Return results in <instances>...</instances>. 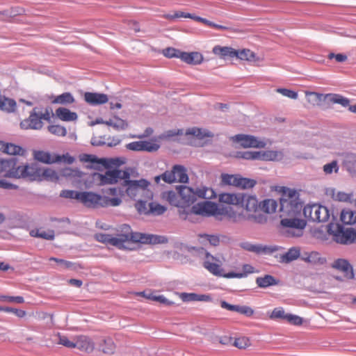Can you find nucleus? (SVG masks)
<instances>
[{"mask_svg":"<svg viewBox=\"0 0 356 356\" xmlns=\"http://www.w3.org/2000/svg\"><path fill=\"white\" fill-rule=\"evenodd\" d=\"M280 203L281 217L286 216L281 220V225L286 229L288 236H301L307 222L298 217L303 207L299 193L295 189L284 188Z\"/></svg>","mask_w":356,"mask_h":356,"instance_id":"obj_1","label":"nucleus"},{"mask_svg":"<svg viewBox=\"0 0 356 356\" xmlns=\"http://www.w3.org/2000/svg\"><path fill=\"white\" fill-rule=\"evenodd\" d=\"M214 191L206 186L197 188L195 190L184 186L178 185L171 190L165 191L161 194V199L170 205L185 209L193 204L197 197L211 200L216 197Z\"/></svg>","mask_w":356,"mask_h":356,"instance_id":"obj_2","label":"nucleus"},{"mask_svg":"<svg viewBox=\"0 0 356 356\" xmlns=\"http://www.w3.org/2000/svg\"><path fill=\"white\" fill-rule=\"evenodd\" d=\"M115 236L119 245V249L125 248L124 243L131 241L136 243L159 244L167 242V238L163 236L147 234L138 232H133L129 225L127 224L122 225Z\"/></svg>","mask_w":356,"mask_h":356,"instance_id":"obj_3","label":"nucleus"},{"mask_svg":"<svg viewBox=\"0 0 356 356\" xmlns=\"http://www.w3.org/2000/svg\"><path fill=\"white\" fill-rule=\"evenodd\" d=\"M243 202L241 204L245 209V219L249 221L264 223L266 221V216L260 212V203L254 196L243 194Z\"/></svg>","mask_w":356,"mask_h":356,"instance_id":"obj_4","label":"nucleus"},{"mask_svg":"<svg viewBox=\"0 0 356 356\" xmlns=\"http://www.w3.org/2000/svg\"><path fill=\"white\" fill-rule=\"evenodd\" d=\"M328 232L333 236V240L341 244L356 243V230L353 228H344L339 223H330Z\"/></svg>","mask_w":356,"mask_h":356,"instance_id":"obj_5","label":"nucleus"},{"mask_svg":"<svg viewBox=\"0 0 356 356\" xmlns=\"http://www.w3.org/2000/svg\"><path fill=\"white\" fill-rule=\"evenodd\" d=\"M303 214L306 218L312 222H326L330 218L328 209L317 204H308L303 208Z\"/></svg>","mask_w":356,"mask_h":356,"instance_id":"obj_6","label":"nucleus"},{"mask_svg":"<svg viewBox=\"0 0 356 356\" xmlns=\"http://www.w3.org/2000/svg\"><path fill=\"white\" fill-rule=\"evenodd\" d=\"M222 213L220 211L216 204L209 202L204 201L194 204L191 210L186 213L185 219H190L192 215H200L202 216L209 217Z\"/></svg>","mask_w":356,"mask_h":356,"instance_id":"obj_7","label":"nucleus"},{"mask_svg":"<svg viewBox=\"0 0 356 356\" xmlns=\"http://www.w3.org/2000/svg\"><path fill=\"white\" fill-rule=\"evenodd\" d=\"M100 181L101 185L114 184L119 179H129L130 174L128 171H122L116 168L108 170L104 174L97 173L95 175Z\"/></svg>","mask_w":356,"mask_h":356,"instance_id":"obj_8","label":"nucleus"},{"mask_svg":"<svg viewBox=\"0 0 356 356\" xmlns=\"http://www.w3.org/2000/svg\"><path fill=\"white\" fill-rule=\"evenodd\" d=\"M163 181L168 184L174 182L188 183V177L186 169L183 165H175L171 170L164 172Z\"/></svg>","mask_w":356,"mask_h":356,"instance_id":"obj_9","label":"nucleus"},{"mask_svg":"<svg viewBox=\"0 0 356 356\" xmlns=\"http://www.w3.org/2000/svg\"><path fill=\"white\" fill-rule=\"evenodd\" d=\"M19 166L17 165L16 158H0V175L10 178H18Z\"/></svg>","mask_w":356,"mask_h":356,"instance_id":"obj_10","label":"nucleus"},{"mask_svg":"<svg viewBox=\"0 0 356 356\" xmlns=\"http://www.w3.org/2000/svg\"><path fill=\"white\" fill-rule=\"evenodd\" d=\"M149 185V181L143 179L140 180L124 179V186L127 187L126 193L132 199H136L137 195L143 192Z\"/></svg>","mask_w":356,"mask_h":356,"instance_id":"obj_11","label":"nucleus"},{"mask_svg":"<svg viewBox=\"0 0 356 356\" xmlns=\"http://www.w3.org/2000/svg\"><path fill=\"white\" fill-rule=\"evenodd\" d=\"M43 127V122L41 121L39 108L35 107L31 111L29 118L24 119L20 122V127L22 129L40 130Z\"/></svg>","mask_w":356,"mask_h":356,"instance_id":"obj_12","label":"nucleus"},{"mask_svg":"<svg viewBox=\"0 0 356 356\" xmlns=\"http://www.w3.org/2000/svg\"><path fill=\"white\" fill-rule=\"evenodd\" d=\"M160 147L157 143L147 140H138L129 143L126 145V148L134 152H156Z\"/></svg>","mask_w":356,"mask_h":356,"instance_id":"obj_13","label":"nucleus"},{"mask_svg":"<svg viewBox=\"0 0 356 356\" xmlns=\"http://www.w3.org/2000/svg\"><path fill=\"white\" fill-rule=\"evenodd\" d=\"M40 168L36 163L19 166V178L27 179L30 181L40 179Z\"/></svg>","mask_w":356,"mask_h":356,"instance_id":"obj_14","label":"nucleus"},{"mask_svg":"<svg viewBox=\"0 0 356 356\" xmlns=\"http://www.w3.org/2000/svg\"><path fill=\"white\" fill-rule=\"evenodd\" d=\"M233 140L240 143L243 147L263 148L266 145L264 142L258 140L255 136L250 135L237 134L233 137Z\"/></svg>","mask_w":356,"mask_h":356,"instance_id":"obj_15","label":"nucleus"},{"mask_svg":"<svg viewBox=\"0 0 356 356\" xmlns=\"http://www.w3.org/2000/svg\"><path fill=\"white\" fill-rule=\"evenodd\" d=\"M103 196L93 192H81L80 201L88 207H102Z\"/></svg>","mask_w":356,"mask_h":356,"instance_id":"obj_16","label":"nucleus"},{"mask_svg":"<svg viewBox=\"0 0 356 356\" xmlns=\"http://www.w3.org/2000/svg\"><path fill=\"white\" fill-rule=\"evenodd\" d=\"M331 266L344 274V276L348 279L354 278V273L353 266L348 260L344 259H337L334 261Z\"/></svg>","mask_w":356,"mask_h":356,"instance_id":"obj_17","label":"nucleus"},{"mask_svg":"<svg viewBox=\"0 0 356 356\" xmlns=\"http://www.w3.org/2000/svg\"><path fill=\"white\" fill-rule=\"evenodd\" d=\"M75 348L81 351L90 353L95 349V343L88 337L85 335H79L75 338Z\"/></svg>","mask_w":356,"mask_h":356,"instance_id":"obj_18","label":"nucleus"},{"mask_svg":"<svg viewBox=\"0 0 356 356\" xmlns=\"http://www.w3.org/2000/svg\"><path fill=\"white\" fill-rule=\"evenodd\" d=\"M242 248L249 252L260 253H273L278 250L277 246H267L258 244H252L250 243H245L242 245Z\"/></svg>","mask_w":356,"mask_h":356,"instance_id":"obj_19","label":"nucleus"},{"mask_svg":"<svg viewBox=\"0 0 356 356\" xmlns=\"http://www.w3.org/2000/svg\"><path fill=\"white\" fill-rule=\"evenodd\" d=\"M84 100L90 105L97 106L106 103L108 98L106 94L86 92L84 94Z\"/></svg>","mask_w":356,"mask_h":356,"instance_id":"obj_20","label":"nucleus"},{"mask_svg":"<svg viewBox=\"0 0 356 356\" xmlns=\"http://www.w3.org/2000/svg\"><path fill=\"white\" fill-rule=\"evenodd\" d=\"M220 306L223 309H227L229 311L236 312L248 317L252 316L254 314V310L248 306L231 305L225 300L220 301Z\"/></svg>","mask_w":356,"mask_h":356,"instance_id":"obj_21","label":"nucleus"},{"mask_svg":"<svg viewBox=\"0 0 356 356\" xmlns=\"http://www.w3.org/2000/svg\"><path fill=\"white\" fill-rule=\"evenodd\" d=\"M179 298L184 302H211L212 298L209 294H197L195 293H181Z\"/></svg>","mask_w":356,"mask_h":356,"instance_id":"obj_22","label":"nucleus"},{"mask_svg":"<svg viewBox=\"0 0 356 356\" xmlns=\"http://www.w3.org/2000/svg\"><path fill=\"white\" fill-rule=\"evenodd\" d=\"M202 251L204 252L206 256L203 266L214 275L221 276L222 269L220 268V266L211 261V259L213 261L214 257L211 256L209 252L204 251V249H202Z\"/></svg>","mask_w":356,"mask_h":356,"instance_id":"obj_23","label":"nucleus"},{"mask_svg":"<svg viewBox=\"0 0 356 356\" xmlns=\"http://www.w3.org/2000/svg\"><path fill=\"white\" fill-rule=\"evenodd\" d=\"M243 200V193H224L219 195V201L227 204L238 205Z\"/></svg>","mask_w":356,"mask_h":356,"instance_id":"obj_24","label":"nucleus"},{"mask_svg":"<svg viewBox=\"0 0 356 356\" xmlns=\"http://www.w3.org/2000/svg\"><path fill=\"white\" fill-rule=\"evenodd\" d=\"M260 161H278L284 158V154L282 151L266 150L259 151Z\"/></svg>","mask_w":356,"mask_h":356,"instance_id":"obj_25","label":"nucleus"},{"mask_svg":"<svg viewBox=\"0 0 356 356\" xmlns=\"http://www.w3.org/2000/svg\"><path fill=\"white\" fill-rule=\"evenodd\" d=\"M0 151L10 155H22L24 149L19 145L0 141Z\"/></svg>","mask_w":356,"mask_h":356,"instance_id":"obj_26","label":"nucleus"},{"mask_svg":"<svg viewBox=\"0 0 356 356\" xmlns=\"http://www.w3.org/2000/svg\"><path fill=\"white\" fill-rule=\"evenodd\" d=\"M55 114L58 119L65 122L75 121L78 118V115L75 112H72L65 107H60L57 108Z\"/></svg>","mask_w":356,"mask_h":356,"instance_id":"obj_27","label":"nucleus"},{"mask_svg":"<svg viewBox=\"0 0 356 356\" xmlns=\"http://www.w3.org/2000/svg\"><path fill=\"white\" fill-rule=\"evenodd\" d=\"M213 53L222 58H234L237 55V51L229 47L215 46L213 48Z\"/></svg>","mask_w":356,"mask_h":356,"instance_id":"obj_28","label":"nucleus"},{"mask_svg":"<svg viewBox=\"0 0 356 356\" xmlns=\"http://www.w3.org/2000/svg\"><path fill=\"white\" fill-rule=\"evenodd\" d=\"M256 284L258 287L266 289L271 286L277 285L280 282L275 277L270 275H265L263 277H258L256 278Z\"/></svg>","mask_w":356,"mask_h":356,"instance_id":"obj_29","label":"nucleus"},{"mask_svg":"<svg viewBox=\"0 0 356 356\" xmlns=\"http://www.w3.org/2000/svg\"><path fill=\"white\" fill-rule=\"evenodd\" d=\"M181 59L188 64L197 65L202 63L203 57L199 52H181Z\"/></svg>","mask_w":356,"mask_h":356,"instance_id":"obj_30","label":"nucleus"},{"mask_svg":"<svg viewBox=\"0 0 356 356\" xmlns=\"http://www.w3.org/2000/svg\"><path fill=\"white\" fill-rule=\"evenodd\" d=\"M300 254V252L299 248H290L286 253L283 254H280V262L288 264L297 259Z\"/></svg>","mask_w":356,"mask_h":356,"instance_id":"obj_31","label":"nucleus"},{"mask_svg":"<svg viewBox=\"0 0 356 356\" xmlns=\"http://www.w3.org/2000/svg\"><path fill=\"white\" fill-rule=\"evenodd\" d=\"M100 350L105 354H113L116 346L113 340L110 337H106L101 339L99 343Z\"/></svg>","mask_w":356,"mask_h":356,"instance_id":"obj_32","label":"nucleus"},{"mask_svg":"<svg viewBox=\"0 0 356 356\" xmlns=\"http://www.w3.org/2000/svg\"><path fill=\"white\" fill-rule=\"evenodd\" d=\"M55 155H51L49 152L40 150L33 152V157L35 160L47 164L56 163V161H54Z\"/></svg>","mask_w":356,"mask_h":356,"instance_id":"obj_33","label":"nucleus"},{"mask_svg":"<svg viewBox=\"0 0 356 356\" xmlns=\"http://www.w3.org/2000/svg\"><path fill=\"white\" fill-rule=\"evenodd\" d=\"M327 193L331 195L333 200L339 202H349L353 196L351 193H346L342 191H337L334 188L327 190Z\"/></svg>","mask_w":356,"mask_h":356,"instance_id":"obj_34","label":"nucleus"},{"mask_svg":"<svg viewBox=\"0 0 356 356\" xmlns=\"http://www.w3.org/2000/svg\"><path fill=\"white\" fill-rule=\"evenodd\" d=\"M221 214H225L230 220L234 222H238L242 220H247L244 213H237L232 211L231 208H222L220 209Z\"/></svg>","mask_w":356,"mask_h":356,"instance_id":"obj_35","label":"nucleus"},{"mask_svg":"<svg viewBox=\"0 0 356 356\" xmlns=\"http://www.w3.org/2000/svg\"><path fill=\"white\" fill-rule=\"evenodd\" d=\"M95 238L101 243L110 244L119 248L118 242L115 236L111 234L99 233L95 235Z\"/></svg>","mask_w":356,"mask_h":356,"instance_id":"obj_36","label":"nucleus"},{"mask_svg":"<svg viewBox=\"0 0 356 356\" xmlns=\"http://www.w3.org/2000/svg\"><path fill=\"white\" fill-rule=\"evenodd\" d=\"M74 102L75 99L73 95L70 92H67L55 97L51 103L67 105L73 104Z\"/></svg>","mask_w":356,"mask_h":356,"instance_id":"obj_37","label":"nucleus"},{"mask_svg":"<svg viewBox=\"0 0 356 356\" xmlns=\"http://www.w3.org/2000/svg\"><path fill=\"white\" fill-rule=\"evenodd\" d=\"M277 202L273 199L265 200L260 202V212L266 213H272L275 211Z\"/></svg>","mask_w":356,"mask_h":356,"instance_id":"obj_38","label":"nucleus"},{"mask_svg":"<svg viewBox=\"0 0 356 356\" xmlns=\"http://www.w3.org/2000/svg\"><path fill=\"white\" fill-rule=\"evenodd\" d=\"M341 220L346 225H353L356 222V212L350 209H343L340 216Z\"/></svg>","mask_w":356,"mask_h":356,"instance_id":"obj_39","label":"nucleus"},{"mask_svg":"<svg viewBox=\"0 0 356 356\" xmlns=\"http://www.w3.org/2000/svg\"><path fill=\"white\" fill-rule=\"evenodd\" d=\"M124 161L120 158L106 159L102 158L99 160V164H102L106 168H118L123 164Z\"/></svg>","mask_w":356,"mask_h":356,"instance_id":"obj_40","label":"nucleus"},{"mask_svg":"<svg viewBox=\"0 0 356 356\" xmlns=\"http://www.w3.org/2000/svg\"><path fill=\"white\" fill-rule=\"evenodd\" d=\"M40 179L38 181H42L43 179L51 181H56L58 179V177L56 172L50 168L41 169L40 171Z\"/></svg>","mask_w":356,"mask_h":356,"instance_id":"obj_41","label":"nucleus"},{"mask_svg":"<svg viewBox=\"0 0 356 356\" xmlns=\"http://www.w3.org/2000/svg\"><path fill=\"white\" fill-rule=\"evenodd\" d=\"M326 98L330 102L341 104L343 107L348 106L350 104V100L348 98L338 94H328L326 95Z\"/></svg>","mask_w":356,"mask_h":356,"instance_id":"obj_42","label":"nucleus"},{"mask_svg":"<svg viewBox=\"0 0 356 356\" xmlns=\"http://www.w3.org/2000/svg\"><path fill=\"white\" fill-rule=\"evenodd\" d=\"M186 134L196 136L197 138H198L200 139H202L206 137H212L213 136V134L211 132L207 131V130H203L202 129H199L197 127H193V128L188 129L186 131Z\"/></svg>","mask_w":356,"mask_h":356,"instance_id":"obj_43","label":"nucleus"},{"mask_svg":"<svg viewBox=\"0 0 356 356\" xmlns=\"http://www.w3.org/2000/svg\"><path fill=\"white\" fill-rule=\"evenodd\" d=\"M239 177V175L222 174L221 182L223 185L234 186L237 187Z\"/></svg>","mask_w":356,"mask_h":356,"instance_id":"obj_44","label":"nucleus"},{"mask_svg":"<svg viewBox=\"0 0 356 356\" xmlns=\"http://www.w3.org/2000/svg\"><path fill=\"white\" fill-rule=\"evenodd\" d=\"M149 207V214L154 216H160L164 213L167 208L156 202H152L148 204Z\"/></svg>","mask_w":356,"mask_h":356,"instance_id":"obj_45","label":"nucleus"},{"mask_svg":"<svg viewBox=\"0 0 356 356\" xmlns=\"http://www.w3.org/2000/svg\"><path fill=\"white\" fill-rule=\"evenodd\" d=\"M302 259L313 264H323L325 262V259L321 257L317 252H310L307 257L302 258Z\"/></svg>","mask_w":356,"mask_h":356,"instance_id":"obj_46","label":"nucleus"},{"mask_svg":"<svg viewBox=\"0 0 356 356\" xmlns=\"http://www.w3.org/2000/svg\"><path fill=\"white\" fill-rule=\"evenodd\" d=\"M236 58L248 61H256L255 54L250 49H242L237 51V55L235 56Z\"/></svg>","mask_w":356,"mask_h":356,"instance_id":"obj_47","label":"nucleus"},{"mask_svg":"<svg viewBox=\"0 0 356 356\" xmlns=\"http://www.w3.org/2000/svg\"><path fill=\"white\" fill-rule=\"evenodd\" d=\"M256 184L257 181L254 179L244 178L240 176L237 187L242 189H248L253 188Z\"/></svg>","mask_w":356,"mask_h":356,"instance_id":"obj_48","label":"nucleus"},{"mask_svg":"<svg viewBox=\"0 0 356 356\" xmlns=\"http://www.w3.org/2000/svg\"><path fill=\"white\" fill-rule=\"evenodd\" d=\"M30 234L32 236L42 238L47 240H52L54 238V232L53 230H49L48 232L32 230Z\"/></svg>","mask_w":356,"mask_h":356,"instance_id":"obj_49","label":"nucleus"},{"mask_svg":"<svg viewBox=\"0 0 356 356\" xmlns=\"http://www.w3.org/2000/svg\"><path fill=\"white\" fill-rule=\"evenodd\" d=\"M142 293L147 298L154 300V301H157L161 304L166 305H170L173 304L172 302L168 300L167 298H165V296H163L162 295L156 296V295H154L152 293H149L147 295H145V292H143Z\"/></svg>","mask_w":356,"mask_h":356,"instance_id":"obj_50","label":"nucleus"},{"mask_svg":"<svg viewBox=\"0 0 356 356\" xmlns=\"http://www.w3.org/2000/svg\"><path fill=\"white\" fill-rule=\"evenodd\" d=\"M81 192L72 190H63L60 192V196L67 199H75L80 201Z\"/></svg>","mask_w":356,"mask_h":356,"instance_id":"obj_51","label":"nucleus"},{"mask_svg":"<svg viewBox=\"0 0 356 356\" xmlns=\"http://www.w3.org/2000/svg\"><path fill=\"white\" fill-rule=\"evenodd\" d=\"M192 19H194L195 20H196L197 22H202L203 24H204L210 27L215 28L216 29H220V30H227L228 29V27H227V26L215 24L211 21H209L208 19H207L205 18H202V17H197V16H193Z\"/></svg>","mask_w":356,"mask_h":356,"instance_id":"obj_52","label":"nucleus"},{"mask_svg":"<svg viewBox=\"0 0 356 356\" xmlns=\"http://www.w3.org/2000/svg\"><path fill=\"white\" fill-rule=\"evenodd\" d=\"M346 170L350 173H356V156H348L344 163Z\"/></svg>","mask_w":356,"mask_h":356,"instance_id":"obj_53","label":"nucleus"},{"mask_svg":"<svg viewBox=\"0 0 356 356\" xmlns=\"http://www.w3.org/2000/svg\"><path fill=\"white\" fill-rule=\"evenodd\" d=\"M323 172L326 175H330L333 172L337 173L339 170V168L338 165V162L336 160H334L329 163H326L325 165H323Z\"/></svg>","mask_w":356,"mask_h":356,"instance_id":"obj_54","label":"nucleus"},{"mask_svg":"<svg viewBox=\"0 0 356 356\" xmlns=\"http://www.w3.org/2000/svg\"><path fill=\"white\" fill-rule=\"evenodd\" d=\"M48 131L58 136H65L67 134L66 129L60 125H50L48 127Z\"/></svg>","mask_w":356,"mask_h":356,"instance_id":"obj_55","label":"nucleus"},{"mask_svg":"<svg viewBox=\"0 0 356 356\" xmlns=\"http://www.w3.org/2000/svg\"><path fill=\"white\" fill-rule=\"evenodd\" d=\"M122 200L118 197H108L106 196H103V200L102 203V207H105L108 206L116 207L121 204Z\"/></svg>","mask_w":356,"mask_h":356,"instance_id":"obj_56","label":"nucleus"},{"mask_svg":"<svg viewBox=\"0 0 356 356\" xmlns=\"http://www.w3.org/2000/svg\"><path fill=\"white\" fill-rule=\"evenodd\" d=\"M239 157L246 160H259V151H245L239 152Z\"/></svg>","mask_w":356,"mask_h":356,"instance_id":"obj_57","label":"nucleus"},{"mask_svg":"<svg viewBox=\"0 0 356 356\" xmlns=\"http://www.w3.org/2000/svg\"><path fill=\"white\" fill-rule=\"evenodd\" d=\"M49 261H56L59 266L60 268L63 270L70 269L74 266V264L72 262L56 257H50Z\"/></svg>","mask_w":356,"mask_h":356,"instance_id":"obj_58","label":"nucleus"},{"mask_svg":"<svg viewBox=\"0 0 356 356\" xmlns=\"http://www.w3.org/2000/svg\"><path fill=\"white\" fill-rule=\"evenodd\" d=\"M79 160L84 163L99 164L100 159L92 154H82L79 155Z\"/></svg>","mask_w":356,"mask_h":356,"instance_id":"obj_59","label":"nucleus"},{"mask_svg":"<svg viewBox=\"0 0 356 356\" xmlns=\"http://www.w3.org/2000/svg\"><path fill=\"white\" fill-rule=\"evenodd\" d=\"M288 314H285L284 310L282 307L275 308L271 313V319H283L286 321Z\"/></svg>","mask_w":356,"mask_h":356,"instance_id":"obj_60","label":"nucleus"},{"mask_svg":"<svg viewBox=\"0 0 356 356\" xmlns=\"http://www.w3.org/2000/svg\"><path fill=\"white\" fill-rule=\"evenodd\" d=\"M127 127H128V123L125 120H124L118 117H115L113 118V128L115 130H117V131L124 130Z\"/></svg>","mask_w":356,"mask_h":356,"instance_id":"obj_61","label":"nucleus"},{"mask_svg":"<svg viewBox=\"0 0 356 356\" xmlns=\"http://www.w3.org/2000/svg\"><path fill=\"white\" fill-rule=\"evenodd\" d=\"M163 54L165 57L168 58L176 57L181 58V51L172 47H168L163 50Z\"/></svg>","mask_w":356,"mask_h":356,"instance_id":"obj_62","label":"nucleus"},{"mask_svg":"<svg viewBox=\"0 0 356 356\" xmlns=\"http://www.w3.org/2000/svg\"><path fill=\"white\" fill-rule=\"evenodd\" d=\"M0 301L16 302V303L21 304L24 302V300L22 296H8L0 295Z\"/></svg>","mask_w":356,"mask_h":356,"instance_id":"obj_63","label":"nucleus"},{"mask_svg":"<svg viewBox=\"0 0 356 356\" xmlns=\"http://www.w3.org/2000/svg\"><path fill=\"white\" fill-rule=\"evenodd\" d=\"M54 161L56 163L63 162L68 164H72L74 161V158L70 156L68 154L63 155H55Z\"/></svg>","mask_w":356,"mask_h":356,"instance_id":"obj_64","label":"nucleus"}]
</instances>
